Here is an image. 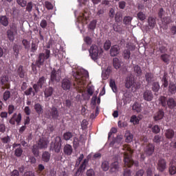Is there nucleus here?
<instances>
[{
  "instance_id": "nucleus-43",
  "label": "nucleus",
  "mask_w": 176,
  "mask_h": 176,
  "mask_svg": "<svg viewBox=\"0 0 176 176\" xmlns=\"http://www.w3.org/2000/svg\"><path fill=\"white\" fill-rule=\"evenodd\" d=\"M125 138H126L125 141L128 144L133 141V134H131V133L126 132L125 133Z\"/></svg>"
},
{
  "instance_id": "nucleus-51",
  "label": "nucleus",
  "mask_w": 176,
  "mask_h": 176,
  "mask_svg": "<svg viewBox=\"0 0 176 176\" xmlns=\"http://www.w3.org/2000/svg\"><path fill=\"white\" fill-rule=\"evenodd\" d=\"M151 130L154 134H159V133H160V127H159V125H154L151 128Z\"/></svg>"
},
{
  "instance_id": "nucleus-39",
  "label": "nucleus",
  "mask_w": 176,
  "mask_h": 176,
  "mask_svg": "<svg viewBox=\"0 0 176 176\" xmlns=\"http://www.w3.org/2000/svg\"><path fill=\"white\" fill-rule=\"evenodd\" d=\"M160 90V85H159L158 82H155L152 85V91H154V93H157Z\"/></svg>"
},
{
  "instance_id": "nucleus-62",
  "label": "nucleus",
  "mask_w": 176,
  "mask_h": 176,
  "mask_svg": "<svg viewBox=\"0 0 176 176\" xmlns=\"http://www.w3.org/2000/svg\"><path fill=\"white\" fill-rule=\"evenodd\" d=\"M84 41L85 42L86 45H90L93 43V40H91V38L90 36H86L84 38Z\"/></svg>"
},
{
  "instance_id": "nucleus-58",
  "label": "nucleus",
  "mask_w": 176,
  "mask_h": 176,
  "mask_svg": "<svg viewBox=\"0 0 176 176\" xmlns=\"http://www.w3.org/2000/svg\"><path fill=\"white\" fill-rule=\"evenodd\" d=\"M18 5L21 6L22 8H25L27 6V1L25 0H16Z\"/></svg>"
},
{
  "instance_id": "nucleus-13",
  "label": "nucleus",
  "mask_w": 176,
  "mask_h": 176,
  "mask_svg": "<svg viewBox=\"0 0 176 176\" xmlns=\"http://www.w3.org/2000/svg\"><path fill=\"white\" fill-rule=\"evenodd\" d=\"M61 142H62V140H61L60 137H56L55 138V142H54V151L56 153H60V151H61Z\"/></svg>"
},
{
  "instance_id": "nucleus-33",
  "label": "nucleus",
  "mask_w": 176,
  "mask_h": 176,
  "mask_svg": "<svg viewBox=\"0 0 176 176\" xmlns=\"http://www.w3.org/2000/svg\"><path fill=\"white\" fill-rule=\"evenodd\" d=\"M45 83H46V78H45V76H42L38 78L37 84L40 87V89H42V87L45 86Z\"/></svg>"
},
{
  "instance_id": "nucleus-25",
  "label": "nucleus",
  "mask_w": 176,
  "mask_h": 176,
  "mask_svg": "<svg viewBox=\"0 0 176 176\" xmlns=\"http://www.w3.org/2000/svg\"><path fill=\"white\" fill-rule=\"evenodd\" d=\"M63 152L65 155H67V156H71L73 152L72 146L68 144H66L63 148Z\"/></svg>"
},
{
  "instance_id": "nucleus-19",
  "label": "nucleus",
  "mask_w": 176,
  "mask_h": 176,
  "mask_svg": "<svg viewBox=\"0 0 176 176\" xmlns=\"http://www.w3.org/2000/svg\"><path fill=\"white\" fill-rule=\"evenodd\" d=\"M62 88L63 90H69L71 89V81L69 79L64 78L62 81Z\"/></svg>"
},
{
  "instance_id": "nucleus-3",
  "label": "nucleus",
  "mask_w": 176,
  "mask_h": 176,
  "mask_svg": "<svg viewBox=\"0 0 176 176\" xmlns=\"http://www.w3.org/2000/svg\"><path fill=\"white\" fill-rule=\"evenodd\" d=\"M159 101L162 107H168L170 109H174L176 107V100L173 98H169L167 100L165 96H161L159 98Z\"/></svg>"
},
{
  "instance_id": "nucleus-59",
  "label": "nucleus",
  "mask_w": 176,
  "mask_h": 176,
  "mask_svg": "<svg viewBox=\"0 0 176 176\" xmlns=\"http://www.w3.org/2000/svg\"><path fill=\"white\" fill-rule=\"evenodd\" d=\"M32 8H33L32 2L30 1L28 3L26 6V11L28 12L29 13H31V12H32Z\"/></svg>"
},
{
  "instance_id": "nucleus-4",
  "label": "nucleus",
  "mask_w": 176,
  "mask_h": 176,
  "mask_svg": "<svg viewBox=\"0 0 176 176\" xmlns=\"http://www.w3.org/2000/svg\"><path fill=\"white\" fill-rule=\"evenodd\" d=\"M50 57V51L49 50H45V53H40L36 60V65L38 68H41L45 63V60H47Z\"/></svg>"
},
{
  "instance_id": "nucleus-32",
  "label": "nucleus",
  "mask_w": 176,
  "mask_h": 176,
  "mask_svg": "<svg viewBox=\"0 0 176 176\" xmlns=\"http://www.w3.org/2000/svg\"><path fill=\"white\" fill-rule=\"evenodd\" d=\"M0 23L4 27H8L9 25V21L8 20V17H6V16H1L0 17Z\"/></svg>"
},
{
  "instance_id": "nucleus-50",
  "label": "nucleus",
  "mask_w": 176,
  "mask_h": 176,
  "mask_svg": "<svg viewBox=\"0 0 176 176\" xmlns=\"http://www.w3.org/2000/svg\"><path fill=\"white\" fill-rule=\"evenodd\" d=\"M24 94L25 96H31V94L35 96V91H34V89L32 87L28 89L26 91H25Z\"/></svg>"
},
{
  "instance_id": "nucleus-57",
  "label": "nucleus",
  "mask_w": 176,
  "mask_h": 176,
  "mask_svg": "<svg viewBox=\"0 0 176 176\" xmlns=\"http://www.w3.org/2000/svg\"><path fill=\"white\" fill-rule=\"evenodd\" d=\"M133 20V18L131 16H125L123 23L124 24L129 25L130 23H131V21Z\"/></svg>"
},
{
  "instance_id": "nucleus-38",
  "label": "nucleus",
  "mask_w": 176,
  "mask_h": 176,
  "mask_svg": "<svg viewBox=\"0 0 176 176\" xmlns=\"http://www.w3.org/2000/svg\"><path fill=\"white\" fill-rule=\"evenodd\" d=\"M169 174H170V175H175L176 174V166L171 164V162H170L169 164Z\"/></svg>"
},
{
  "instance_id": "nucleus-31",
  "label": "nucleus",
  "mask_w": 176,
  "mask_h": 176,
  "mask_svg": "<svg viewBox=\"0 0 176 176\" xmlns=\"http://www.w3.org/2000/svg\"><path fill=\"white\" fill-rule=\"evenodd\" d=\"M133 72L135 74L136 76H141V75H142V70L141 69V67L138 65L133 66Z\"/></svg>"
},
{
  "instance_id": "nucleus-29",
  "label": "nucleus",
  "mask_w": 176,
  "mask_h": 176,
  "mask_svg": "<svg viewBox=\"0 0 176 176\" xmlns=\"http://www.w3.org/2000/svg\"><path fill=\"white\" fill-rule=\"evenodd\" d=\"M109 171L110 173H116V171H119V162H113L111 165Z\"/></svg>"
},
{
  "instance_id": "nucleus-7",
  "label": "nucleus",
  "mask_w": 176,
  "mask_h": 176,
  "mask_svg": "<svg viewBox=\"0 0 176 176\" xmlns=\"http://www.w3.org/2000/svg\"><path fill=\"white\" fill-rule=\"evenodd\" d=\"M17 34V27L14 25H12L10 29L7 30V38L9 39L10 42H13L14 41V35Z\"/></svg>"
},
{
  "instance_id": "nucleus-30",
  "label": "nucleus",
  "mask_w": 176,
  "mask_h": 176,
  "mask_svg": "<svg viewBox=\"0 0 176 176\" xmlns=\"http://www.w3.org/2000/svg\"><path fill=\"white\" fill-rule=\"evenodd\" d=\"M160 59L163 63H165V64H170V55L168 54H164L160 56Z\"/></svg>"
},
{
  "instance_id": "nucleus-54",
  "label": "nucleus",
  "mask_w": 176,
  "mask_h": 176,
  "mask_svg": "<svg viewBox=\"0 0 176 176\" xmlns=\"http://www.w3.org/2000/svg\"><path fill=\"white\" fill-rule=\"evenodd\" d=\"M128 166H124L123 176H130L131 175V170L127 168Z\"/></svg>"
},
{
  "instance_id": "nucleus-17",
  "label": "nucleus",
  "mask_w": 176,
  "mask_h": 176,
  "mask_svg": "<svg viewBox=\"0 0 176 176\" xmlns=\"http://www.w3.org/2000/svg\"><path fill=\"white\" fill-rule=\"evenodd\" d=\"M50 115L52 116V119H58L60 114L58 113V110L56 107L53 106L50 110Z\"/></svg>"
},
{
  "instance_id": "nucleus-36",
  "label": "nucleus",
  "mask_w": 176,
  "mask_h": 176,
  "mask_svg": "<svg viewBox=\"0 0 176 176\" xmlns=\"http://www.w3.org/2000/svg\"><path fill=\"white\" fill-rule=\"evenodd\" d=\"M145 78L148 85H150V83H152V81L153 80V74L151 73H146L145 74Z\"/></svg>"
},
{
  "instance_id": "nucleus-24",
  "label": "nucleus",
  "mask_w": 176,
  "mask_h": 176,
  "mask_svg": "<svg viewBox=\"0 0 176 176\" xmlns=\"http://www.w3.org/2000/svg\"><path fill=\"white\" fill-rule=\"evenodd\" d=\"M54 92V89L52 87H48L45 88L44 91V96L45 98H47L49 97H52L53 96V93Z\"/></svg>"
},
{
  "instance_id": "nucleus-11",
  "label": "nucleus",
  "mask_w": 176,
  "mask_h": 176,
  "mask_svg": "<svg viewBox=\"0 0 176 176\" xmlns=\"http://www.w3.org/2000/svg\"><path fill=\"white\" fill-rule=\"evenodd\" d=\"M89 164V160L85 159L82 164L80 165V167L76 172V175H80L81 173H83L86 170V166Z\"/></svg>"
},
{
  "instance_id": "nucleus-44",
  "label": "nucleus",
  "mask_w": 176,
  "mask_h": 176,
  "mask_svg": "<svg viewBox=\"0 0 176 176\" xmlns=\"http://www.w3.org/2000/svg\"><path fill=\"white\" fill-rule=\"evenodd\" d=\"M101 167L103 171H108V170H109V162L107 161L103 162L102 163Z\"/></svg>"
},
{
  "instance_id": "nucleus-18",
  "label": "nucleus",
  "mask_w": 176,
  "mask_h": 176,
  "mask_svg": "<svg viewBox=\"0 0 176 176\" xmlns=\"http://www.w3.org/2000/svg\"><path fill=\"white\" fill-rule=\"evenodd\" d=\"M168 96H173L176 94V85L174 82H170L168 89Z\"/></svg>"
},
{
  "instance_id": "nucleus-52",
  "label": "nucleus",
  "mask_w": 176,
  "mask_h": 176,
  "mask_svg": "<svg viewBox=\"0 0 176 176\" xmlns=\"http://www.w3.org/2000/svg\"><path fill=\"white\" fill-rule=\"evenodd\" d=\"M111 45L112 43H111V41L109 40L106 41L105 43H104V50H109V49H111Z\"/></svg>"
},
{
  "instance_id": "nucleus-55",
  "label": "nucleus",
  "mask_w": 176,
  "mask_h": 176,
  "mask_svg": "<svg viewBox=\"0 0 176 176\" xmlns=\"http://www.w3.org/2000/svg\"><path fill=\"white\" fill-rule=\"evenodd\" d=\"M22 44L26 50H30V42L27 41V39H23L22 41Z\"/></svg>"
},
{
  "instance_id": "nucleus-64",
  "label": "nucleus",
  "mask_w": 176,
  "mask_h": 176,
  "mask_svg": "<svg viewBox=\"0 0 176 176\" xmlns=\"http://www.w3.org/2000/svg\"><path fill=\"white\" fill-rule=\"evenodd\" d=\"M96 173H94V170L89 169L87 170L86 175L87 176H94Z\"/></svg>"
},
{
  "instance_id": "nucleus-40",
  "label": "nucleus",
  "mask_w": 176,
  "mask_h": 176,
  "mask_svg": "<svg viewBox=\"0 0 176 176\" xmlns=\"http://www.w3.org/2000/svg\"><path fill=\"white\" fill-rule=\"evenodd\" d=\"M109 86L112 89L113 93L118 91V87H116V82L114 80H110Z\"/></svg>"
},
{
  "instance_id": "nucleus-12",
  "label": "nucleus",
  "mask_w": 176,
  "mask_h": 176,
  "mask_svg": "<svg viewBox=\"0 0 176 176\" xmlns=\"http://www.w3.org/2000/svg\"><path fill=\"white\" fill-rule=\"evenodd\" d=\"M163 118H164V111H163V109H159L153 116L154 122H159V120H162Z\"/></svg>"
},
{
  "instance_id": "nucleus-23",
  "label": "nucleus",
  "mask_w": 176,
  "mask_h": 176,
  "mask_svg": "<svg viewBox=\"0 0 176 176\" xmlns=\"http://www.w3.org/2000/svg\"><path fill=\"white\" fill-rule=\"evenodd\" d=\"M52 155L48 151H44L42 154L41 160L45 163H49L50 162V157Z\"/></svg>"
},
{
  "instance_id": "nucleus-35",
  "label": "nucleus",
  "mask_w": 176,
  "mask_h": 176,
  "mask_svg": "<svg viewBox=\"0 0 176 176\" xmlns=\"http://www.w3.org/2000/svg\"><path fill=\"white\" fill-rule=\"evenodd\" d=\"M113 65L116 69L120 68V60L118 58H114L113 60Z\"/></svg>"
},
{
  "instance_id": "nucleus-37",
  "label": "nucleus",
  "mask_w": 176,
  "mask_h": 176,
  "mask_svg": "<svg viewBox=\"0 0 176 176\" xmlns=\"http://www.w3.org/2000/svg\"><path fill=\"white\" fill-rule=\"evenodd\" d=\"M12 94H10V91L9 90H6L4 91L3 94V100L5 102H6V101H8V100H9V98H10Z\"/></svg>"
},
{
  "instance_id": "nucleus-49",
  "label": "nucleus",
  "mask_w": 176,
  "mask_h": 176,
  "mask_svg": "<svg viewBox=\"0 0 176 176\" xmlns=\"http://www.w3.org/2000/svg\"><path fill=\"white\" fill-rule=\"evenodd\" d=\"M153 142L155 144H160V142H162V136L156 135L155 136H154Z\"/></svg>"
},
{
  "instance_id": "nucleus-22",
  "label": "nucleus",
  "mask_w": 176,
  "mask_h": 176,
  "mask_svg": "<svg viewBox=\"0 0 176 176\" xmlns=\"http://www.w3.org/2000/svg\"><path fill=\"white\" fill-rule=\"evenodd\" d=\"M34 111L36 112L38 116H41V115L43 113V106H42V104L40 103L34 104Z\"/></svg>"
},
{
  "instance_id": "nucleus-60",
  "label": "nucleus",
  "mask_w": 176,
  "mask_h": 176,
  "mask_svg": "<svg viewBox=\"0 0 176 176\" xmlns=\"http://www.w3.org/2000/svg\"><path fill=\"white\" fill-rule=\"evenodd\" d=\"M162 82L164 87H167V86H168V80H167V76H164Z\"/></svg>"
},
{
  "instance_id": "nucleus-27",
  "label": "nucleus",
  "mask_w": 176,
  "mask_h": 176,
  "mask_svg": "<svg viewBox=\"0 0 176 176\" xmlns=\"http://www.w3.org/2000/svg\"><path fill=\"white\" fill-rule=\"evenodd\" d=\"M147 23L150 28H151V30H153V28H155V26L156 25V19L153 16H149L148 18Z\"/></svg>"
},
{
  "instance_id": "nucleus-41",
  "label": "nucleus",
  "mask_w": 176,
  "mask_h": 176,
  "mask_svg": "<svg viewBox=\"0 0 176 176\" xmlns=\"http://www.w3.org/2000/svg\"><path fill=\"white\" fill-rule=\"evenodd\" d=\"M137 16L138 20H140V21H144V20L146 19V15L143 12L140 11L137 14Z\"/></svg>"
},
{
  "instance_id": "nucleus-61",
  "label": "nucleus",
  "mask_w": 176,
  "mask_h": 176,
  "mask_svg": "<svg viewBox=\"0 0 176 176\" xmlns=\"http://www.w3.org/2000/svg\"><path fill=\"white\" fill-rule=\"evenodd\" d=\"M165 13L166 12L164 11V9H163V8H160V10H158V17L160 19H162Z\"/></svg>"
},
{
  "instance_id": "nucleus-42",
  "label": "nucleus",
  "mask_w": 176,
  "mask_h": 176,
  "mask_svg": "<svg viewBox=\"0 0 176 176\" xmlns=\"http://www.w3.org/2000/svg\"><path fill=\"white\" fill-rule=\"evenodd\" d=\"M72 137H74V135L69 131H67L63 134V140H65V141H69V140H71Z\"/></svg>"
},
{
  "instance_id": "nucleus-9",
  "label": "nucleus",
  "mask_w": 176,
  "mask_h": 176,
  "mask_svg": "<svg viewBox=\"0 0 176 176\" xmlns=\"http://www.w3.org/2000/svg\"><path fill=\"white\" fill-rule=\"evenodd\" d=\"M16 72L17 76L20 77L21 79H24V78L27 76V69H25L23 65H19L16 69Z\"/></svg>"
},
{
  "instance_id": "nucleus-46",
  "label": "nucleus",
  "mask_w": 176,
  "mask_h": 176,
  "mask_svg": "<svg viewBox=\"0 0 176 176\" xmlns=\"http://www.w3.org/2000/svg\"><path fill=\"white\" fill-rule=\"evenodd\" d=\"M38 50V43L32 42L31 44L30 52L35 53Z\"/></svg>"
},
{
  "instance_id": "nucleus-34",
  "label": "nucleus",
  "mask_w": 176,
  "mask_h": 176,
  "mask_svg": "<svg viewBox=\"0 0 176 176\" xmlns=\"http://www.w3.org/2000/svg\"><path fill=\"white\" fill-rule=\"evenodd\" d=\"M122 56L124 60H130V57L131 56V52H130V50H124L123 51Z\"/></svg>"
},
{
  "instance_id": "nucleus-48",
  "label": "nucleus",
  "mask_w": 176,
  "mask_h": 176,
  "mask_svg": "<svg viewBox=\"0 0 176 176\" xmlns=\"http://www.w3.org/2000/svg\"><path fill=\"white\" fill-rule=\"evenodd\" d=\"M38 147L36 146H33L32 147V153L35 156V157H38L39 156V149Z\"/></svg>"
},
{
  "instance_id": "nucleus-26",
  "label": "nucleus",
  "mask_w": 176,
  "mask_h": 176,
  "mask_svg": "<svg viewBox=\"0 0 176 176\" xmlns=\"http://www.w3.org/2000/svg\"><path fill=\"white\" fill-rule=\"evenodd\" d=\"M125 87H126V89H130V87H134V78L133 77L130 76L126 78Z\"/></svg>"
},
{
  "instance_id": "nucleus-47",
  "label": "nucleus",
  "mask_w": 176,
  "mask_h": 176,
  "mask_svg": "<svg viewBox=\"0 0 176 176\" xmlns=\"http://www.w3.org/2000/svg\"><path fill=\"white\" fill-rule=\"evenodd\" d=\"M130 122L133 124H138V123H140V120L138 119V117H136V116H132L131 117Z\"/></svg>"
},
{
  "instance_id": "nucleus-6",
  "label": "nucleus",
  "mask_w": 176,
  "mask_h": 176,
  "mask_svg": "<svg viewBox=\"0 0 176 176\" xmlns=\"http://www.w3.org/2000/svg\"><path fill=\"white\" fill-rule=\"evenodd\" d=\"M89 56L94 61H96L98 58V46L96 45H92L89 50Z\"/></svg>"
},
{
  "instance_id": "nucleus-21",
  "label": "nucleus",
  "mask_w": 176,
  "mask_h": 176,
  "mask_svg": "<svg viewBox=\"0 0 176 176\" xmlns=\"http://www.w3.org/2000/svg\"><path fill=\"white\" fill-rule=\"evenodd\" d=\"M37 145L39 149H45L47 148V141L43 138H41L38 140Z\"/></svg>"
},
{
  "instance_id": "nucleus-10",
  "label": "nucleus",
  "mask_w": 176,
  "mask_h": 176,
  "mask_svg": "<svg viewBox=\"0 0 176 176\" xmlns=\"http://www.w3.org/2000/svg\"><path fill=\"white\" fill-rule=\"evenodd\" d=\"M12 148L13 149H15V156H16V157H21V155H23V148H21V144L14 143L12 144Z\"/></svg>"
},
{
  "instance_id": "nucleus-20",
  "label": "nucleus",
  "mask_w": 176,
  "mask_h": 176,
  "mask_svg": "<svg viewBox=\"0 0 176 176\" xmlns=\"http://www.w3.org/2000/svg\"><path fill=\"white\" fill-rule=\"evenodd\" d=\"M119 50H120L119 45L112 46L110 50V55L111 56V57H116V56L119 54Z\"/></svg>"
},
{
  "instance_id": "nucleus-15",
  "label": "nucleus",
  "mask_w": 176,
  "mask_h": 176,
  "mask_svg": "<svg viewBox=\"0 0 176 176\" xmlns=\"http://www.w3.org/2000/svg\"><path fill=\"white\" fill-rule=\"evenodd\" d=\"M143 98L144 101H152L153 100V94L151 90H146L143 93Z\"/></svg>"
},
{
  "instance_id": "nucleus-45",
  "label": "nucleus",
  "mask_w": 176,
  "mask_h": 176,
  "mask_svg": "<svg viewBox=\"0 0 176 176\" xmlns=\"http://www.w3.org/2000/svg\"><path fill=\"white\" fill-rule=\"evenodd\" d=\"M133 111L140 113L141 112V104L138 103H135L132 107Z\"/></svg>"
},
{
  "instance_id": "nucleus-53",
  "label": "nucleus",
  "mask_w": 176,
  "mask_h": 176,
  "mask_svg": "<svg viewBox=\"0 0 176 176\" xmlns=\"http://www.w3.org/2000/svg\"><path fill=\"white\" fill-rule=\"evenodd\" d=\"M97 25V21L93 20L90 22L89 25V30H96V26Z\"/></svg>"
},
{
  "instance_id": "nucleus-56",
  "label": "nucleus",
  "mask_w": 176,
  "mask_h": 176,
  "mask_svg": "<svg viewBox=\"0 0 176 176\" xmlns=\"http://www.w3.org/2000/svg\"><path fill=\"white\" fill-rule=\"evenodd\" d=\"M118 127H120V129H122V128H126L128 126V124H127V122L126 121H124V122H122V121H118Z\"/></svg>"
},
{
  "instance_id": "nucleus-14",
  "label": "nucleus",
  "mask_w": 176,
  "mask_h": 176,
  "mask_svg": "<svg viewBox=\"0 0 176 176\" xmlns=\"http://www.w3.org/2000/svg\"><path fill=\"white\" fill-rule=\"evenodd\" d=\"M153 152H155V145L149 143L146 148H144V153H146L147 156H152Z\"/></svg>"
},
{
  "instance_id": "nucleus-28",
  "label": "nucleus",
  "mask_w": 176,
  "mask_h": 176,
  "mask_svg": "<svg viewBox=\"0 0 176 176\" xmlns=\"http://www.w3.org/2000/svg\"><path fill=\"white\" fill-rule=\"evenodd\" d=\"M174 135H175V132L171 129H167L165 132V137L168 138V140L174 138Z\"/></svg>"
},
{
  "instance_id": "nucleus-63",
  "label": "nucleus",
  "mask_w": 176,
  "mask_h": 176,
  "mask_svg": "<svg viewBox=\"0 0 176 176\" xmlns=\"http://www.w3.org/2000/svg\"><path fill=\"white\" fill-rule=\"evenodd\" d=\"M115 20L116 23H119L120 21H122V14L117 12L116 14Z\"/></svg>"
},
{
  "instance_id": "nucleus-1",
  "label": "nucleus",
  "mask_w": 176,
  "mask_h": 176,
  "mask_svg": "<svg viewBox=\"0 0 176 176\" xmlns=\"http://www.w3.org/2000/svg\"><path fill=\"white\" fill-rule=\"evenodd\" d=\"M73 76L78 87H83L86 85V79L89 78V72L83 69H79L76 72H73Z\"/></svg>"
},
{
  "instance_id": "nucleus-2",
  "label": "nucleus",
  "mask_w": 176,
  "mask_h": 176,
  "mask_svg": "<svg viewBox=\"0 0 176 176\" xmlns=\"http://www.w3.org/2000/svg\"><path fill=\"white\" fill-rule=\"evenodd\" d=\"M125 149L127 151V152L124 153V167H128L130 168L132 166H135V167H138L140 164L138 163V161H133V159H131V155H133V150L130 148V147L126 146L125 147Z\"/></svg>"
},
{
  "instance_id": "nucleus-16",
  "label": "nucleus",
  "mask_w": 176,
  "mask_h": 176,
  "mask_svg": "<svg viewBox=\"0 0 176 176\" xmlns=\"http://www.w3.org/2000/svg\"><path fill=\"white\" fill-rule=\"evenodd\" d=\"M58 71H56V69H53L51 72V82H60V74Z\"/></svg>"
},
{
  "instance_id": "nucleus-8",
  "label": "nucleus",
  "mask_w": 176,
  "mask_h": 176,
  "mask_svg": "<svg viewBox=\"0 0 176 176\" xmlns=\"http://www.w3.org/2000/svg\"><path fill=\"white\" fill-rule=\"evenodd\" d=\"M167 168V161L163 158H160L157 164V170L160 173H163Z\"/></svg>"
},
{
  "instance_id": "nucleus-5",
  "label": "nucleus",
  "mask_w": 176,
  "mask_h": 176,
  "mask_svg": "<svg viewBox=\"0 0 176 176\" xmlns=\"http://www.w3.org/2000/svg\"><path fill=\"white\" fill-rule=\"evenodd\" d=\"M0 83L2 86L1 89L3 90H9L10 89V80L9 79V76L3 75V76L0 78Z\"/></svg>"
}]
</instances>
